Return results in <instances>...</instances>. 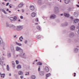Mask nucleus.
<instances>
[{
    "label": "nucleus",
    "instance_id": "f257e3e1",
    "mask_svg": "<svg viewBox=\"0 0 79 79\" xmlns=\"http://www.w3.org/2000/svg\"><path fill=\"white\" fill-rule=\"evenodd\" d=\"M24 28V27L22 25L18 26L17 27L16 30L17 31H21Z\"/></svg>",
    "mask_w": 79,
    "mask_h": 79
},
{
    "label": "nucleus",
    "instance_id": "f03ea898",
    "mask_svg": "<svg viewBox=\"0 0 79 79\" xmlns=\"http://www.w3.org/2000/svg\"><path fill=\"white\" fill-rule=\"evenodd\" d=\"M19 56L22 58H24V59H26V56L25 55V53H23V54H19Z\"/></svg>",
    "mask_w": 79,
    "mask_h": 79
},
{
    "label": "nucleus",
    "instance_id": "7ed1b4c3",
    "mask_svg": "<svg viewBox=\"0 0 79 79\" xmlns=\"http://www.w3.org/2000/svg\"><path fill=\"white\" fill-rule=\"evenodd\" d=\"M56 18V16L55 15V14H52L50 17V19H55Z\"/></svg>",
    "mask_w": 79,
    "mask_h": 79
},
{
    "label": "nucleus",
    "instance_id": "20e7f679",
    "mask_svg": "<svg viewBox=\"0 0 79 79\" xmlns=\"http://www.w3.org/2000/svg\"><path fill=\"white\" fill-rule=\"evenodd\" d=\"M54 12L55 13L59 12V9L57 7H56L54 8Z\"/></svg>",
    "mask_w": 79,
    "mask_h": 79
},
{
    "label": "nucleus",
    "instance_id": "39448f33",
    "mask_svg": "<svg viewBox=\"0 0 79 79\" xmlns=\"http://www.w3.org/2000/svg\"><path fill=\"white\" fill-rule=\"evenodd\" d=\"M70 28L71 31H74V30H75L76 27H75V26H74L72 25L70 26Z\"/></svg>",
    "mask_w": 79,
    "mask_h": 79
},
{
    "label": "nucleus",
    "instance_id": "423d86ee",
    "mask_svg": "<svg viewBox=\"0 0 79 79\" xmlns=\"http://www.w3.org/2000/svg\"><path fill=\"white\" fill-rule=\"evenodd\" d=\"M11 25L9 23L7 22L6 24V27H11Z\"/></svg>",
    "mask_w": 79,
    "mask_h": 79
},
{
    "label": "nucleus",
    "instance_id": "0eeeda50",
    "mask_svg": "<svg viewBox=\"0 0 79 79\" xmlns=\"http://www.w3.org/2000/svg\"><path fill=\"white\" fill-rule=\"evenodd\" d=\"M79 49H78V48H74V53H77V52H79Z\"/></svg>",
    "mask_w": 79,
    "mask_h": 79
},
{
    "label": "nucleus",
    "instance_id": "6e6552de",
    "mask_svg": "<svg viewBox=\"0 0 79 79\" xmlns=\"http://www.w3.org/2000/svg\"><path fill=\"white\" fill-rule=\"evenodd\" d=\"M74 36V34L73 32L70 33L69 34V37H73Z\"/></svg>",
    "mask_w": 79,
    "mask_h": 79
},
{
    "label": "nucleus",
    "instance_id": "1a4fd4ad",
    "mask_svg": "<svg viewBox=\"0 0 79 79\" xmlns=\"http://www.w3.org/2000/svg\"><path fill=\"white\" fill-rule=\"evenodd\" d=\"M16 50L17 51H19V52H21V51L23 52V49L19 47H17L16 48Z\"/></svg>",
    "mask_w": 79,
    "mask_h": 79
},
{
    "label": "nucleus",
    "instance_id": "9d476101",
    "mask_svg": "<svg viewBox=\"0 0 79 79\" xmlns=\"http://www.w3.org/2000/svg\"><path fill=\"white\" fill-rule=\"evenodd\" d=\"M64 15L65 17H67L68 18L69 17V15L68 13H64Z\"/></svg>",
    "mask_w": 79,
    "mask_h": 79
},
{
    "label": "nucleus",
    "instance_id": "9b49d317",
    "mask_svg": "<svg viewBox=\"0 0 79 79\" xmlns=\"http://www.w3.org/2000/svg\"><path fill=\"white\" fill-rule=\"evenodd\" d=\"M40 75L41 76H44V72L43 71H41L40 72Z\"/></svg>",
    "mask_w": 79,
    "mask_h": 79
},
{
    "label": "nucleus",
    "instance_id": "f8f14e48",
    "mask_svg": "<svg viewBox=\"0 0 79 79\" xmlns=\"http://www.w3.org/2000/svg\"><path fill=\"white\" fill-rule=\"evenodd\" d=\"M64 1L66 4H68L70 2V0H64Z\"/></svg>",
    "mask_w": 79,
    "mask_h": 79
},
{
    "label": "nucleus",
    "instance_id": "ddd939ff",
    "mask_svg": "<svg viewBox=\"0 0 79 79\" xmlns=\"http://www.w3.org/2000/svg\"><path fill=\"white\" fill-rule=\"evenodd\" d=\"M24 5V4L22 2L20 3L18 6V7L19 8H21L22 7H23V6Z\"/></svg>",
    "mask_w": 79,
    "mask_h": 79
},
{
    "label": "nucleus",
    "instance_id": "4468645a",
    "mask_svg": "<svg viewBox=\"0 0 79 79\" xmlns=\"http://www.w3.org/2000/svg\"><path fill=\"white\" fill-rule=\"evenodd\" d=\"M68 23L66 22H65L64 23L62 24V26L63 27L66 26H68Z\"/></svg>",
    "mask_w": 79,
    "mask_h": 79
},
{
    "label": "nucleus",
    "instance_id": "2eb2a0df",
    "mask_svg": "<svg viewBox=\"0 0 79 79\" xmlns=\"http://www.w3.org/2000/svg\"><path fill=\"white\" fill-rule=\"evenodd\" d=\"M31 79H36V76L35 75H32L31 76Z\"/></svg>",
    "mask_w": 79,
    "mask_h": 79
},
{
    "label": "nucleus",
    "instance_id": "dca6fc26",
    "mask_svg": "<svg viewBox=\"0 0 79 79\" xmlns=\"http://www.w3.org/2000/svg\"><path fill=\"white\" fill-rule=\"evenodd\" d=\"M30 8L31 10H34L35 8L34 6H33L31 5L30 6Z\"/></svg>",
    "mask_w": 79,
    "mask_h": 79
},
{
    "label": "nucleus",
    "instance_id": "f3484780",
    "mask_svg": "<svg viewBox=\"0 0 79 79\" xmlns=\"http://www.w3.org/2000/svg\"><path fill=\"white\" fill-rule=\"evenodd\" d=\"M45 69L46 72H48L49 71V69H48V68L47 67H45Z\"/></svg>",
    "mask_w": 79,
    "mask_h": 79
},
{
    "label": "nucleus",
    "instance_id": "a211bd4d",
    "mask_svg": "<svg viewBox=\"0 0 79 79\" xmlns=\"http://www.w3.org/2000/svg\"><path fill=\"white\" fill-rule=\"evenodd\" d=\"M78 22H79V19H76L74 20V23H78Z\"/></svg>",
    "mask_w": 79,
    "mask_h": 79
},
{
    "label": "nucleus",
    "instance_id": "6ab92c4d",
    "mask_svg": "<svg viewBox=\"0 0 79 79\" xmlns=\"http://www.w3.org/2000/svg\"><path fill=\"white\" fill-rule=\"evenodd\" d=\"M31 16L32 17H35V13L34 12H33L31 14Z\"/></svg>",
    "mask_w": 79,
    "mask_h": 79
},
{
    "label": "nucleus",
    "instance_id": "aec40b11",
    "mask_svg": "<svg viewBox=\"0 0 79 79\" xmlns=\"http://www.w3.org/2000/svg\"><path fill=\"white\" fill-rule=\"evenodd\" d=\"M23 73L21 71H19L18 72V74H19V75H22V74H23Z\"/></svg>",
    "mask_w": 79,
    "mask_h": 79
},
{
    "label": "nucleus",
    "instance_id": "412c9836",
    "mask_svg": "<svg viewBox=\"0 0 79 79\" xmlns=\"http://www.w3.org/2000/svg\"><path fill=\"white\" fill-rule=\"evenodd\" d=\"M22 39H23V36H21L19 38V40L20 42H22L23 41V40Z\"/></svg>",
    "mask_w": 79,
    "mask_h": 79
},
{
    "label": "nucleus",
    "instance_id": "4be33fe9",
    "mask_svg": "<svg viewBox=\"0 0 79 79\" xmlns=\"http://www.w3.org/2000/svg\"><path fill=\"white\" fill-rule=\"evenodd\" d=\"M38 3L39 5H42V1L40 0H39L38 2Z\"/></svg>",
    "mask_w": 79,
    "mask_h": 79
},
{
    "label": "nucleus",
    "instance_id": "5701e85b",
    "mask_svg": "<svg viewBox=\"0 0 79 79\" xmlns=\"http://www.w3.org/2000/svg\"><path fill=\"white\" fill-rule=\"evenodd\" d=\"M11 27H13V29L14 30L16 29V26L13 25H11Z\"/></svg>",
    "mask_w": 79,
    "mask_h": 79
},
{
    "label": "nucleus",
    "instance_id": "b1692460",
    "mask_svg": "<svg viewBox=\"0 0 79 79\" xmlns=\"http://www.w3.org/2000/svg\"><path fill=\"white\" fill-rule=\"evenodd\" d=\"M22 67H21V66L19 65H18L17 67V69H21V68Z\"/></svg>",
    "mask_w": 79,
    "mask_h": 79
},
{
    "label": "nucleus",
    "instance_id": "393cba45",
    "mask_svg": "<svg viewBox=\"0 0 79 79\" xmlns=\"http://www.w3.org/2000/svg\"><path fill=\"white\" fill-rule=\"evenodd\" d=\"M36 28L39 31H40V27L39 25L37 26Z\"/></svg>",
    "mask_w": 79,
    "mask_h": 79
},
{
    "label": "nucleus",
    "instance_id": "a878e982",
    "mask_svg": "<svg viewBox=\"0 0 79 79\" xmlns=\"http://www.w3.org/2000/svg\"><path fill=\"white\" fill-rule=\"evenodd\" d=\"M50 75H51V74H50V73H49L48 74H47L46 75V78H47V77L50 76Z\"/></svg>",
    "mask_w": 79,
    "mask_h": 79
},
{
    "label": "nucleus",
    "instance_id": "bb28decb",
    "mask_svg": "<svg viewBox=\"0 0 79 79\" xmlns=\"http://www.w3.org/2000/svg\"><path fill=\"white\" fill-rule=\"evenodd\" d=\"M6 69L7 71H10V67H9V65H7Z\"/></svg>",
    "mask_w": 79,
    "mask_h": 79
},
{
    "label": "nucleus",
    "instance_id": "cd10ccee",
    "mask_svg": "<svg viewBox=\"0 0 79 79\" xmlns=\"http://www.w3.org/2000/svg\"><path fill=\"white\" fill-rule=\"evenodd\" d=\"M14 21H16L17 19V17L16 16H15L13 18Z\"/></svg>",
    "mask_w": 79,
    "mask_h": 79
},
{
    "label": "nucleus",
    "instance_id": "c85d7f7f",
    "mask_svg": "<svg viewBox=\"0 0 79 79\" xmlns=\"http://www.w3.org/2000/svg\"><path fill=\"white\" fill-rule=\"evenodd\" d=\"M42 64L40 62H38L37 63V65H42Z\"/></svg>",
    "mask_w": 79,
    "mask_h": 79
},
{
    "label": "nucleus",
    "instance_id": "c756f323",
    "mask_svg": "<svg viewBox=\"0 0 79 79\" xmlns=\"http://www.w3.org/2000/svg\"><path fill=\"white\" fill-rule=\"evenodd\" d=\"M1 75L2 76H1V77H3V78H4L5 77V73L4 74H1Z\"/></svg>",
    "mask_w": 79,
    "mask_h": 79
},
{
    "label": "nucleus",
    "instance_id": "7c9ffc66",
    "mask_svg": "<svg viewBox=\"0 0 79 79\" xmlns=\"http://www.w3.org/2000/svg\"><path fill=\"white\" fill-rule=\"evenodd\" d=\"M8 58H10L11 57V53H9L8 54V56H7Z\"/></svg>",
    "mask_w": 79,
    "mask_h": 79
},
{
    "label": "nucleus",
    "instance_id": "2f4dec72",
    "mask_svg": "<svg viewBox=\"0 0 79 79\" xmlns=\"http://www.w3.org/2000/svg\"><path fill=\"white\" fill-rule=\"evenodd\" d=\"M16 44H17V45H19V46H21V45H22V44H21L19 43H17V42H16Z\"/></svg>",
    "mask_w": 79,
    "mask_h": 79
},
{
    "label": "nucleus",
    "instance_id": "473e14b6",
    "mask_svg": "<svg viewBox=\"0 0 79 79\" xmlns=\"http://www.w3.org/2000/svg\"><path fill=\"white\" fill-rule=\"evenodd\" d=\"M2 11L3 13H4L5 14H6V11H5V10H4V9H2Z\"/></svg>",
    "mask_w": 79,
    "mask_h": 79
},
{
    "label": "nucleus",
    "instance_id": "72a5a7b5",
    "mask_svg": "<svg viewBox=\"0 0 79 79\" xmlns=\"http://www.w3.org/2000/svg\"><path fill=\"white\" fill-rule=\"evenodd\" d=\"M10 20H11V21H14V20L13 19V17H11L10 18Z\"/></svg>",
    "mask_w": 79,
    "mask_h": 79
},
{
    "label": "nucleus",
    "instance_id": "f704fd0d",
    "mask_svg": "<svg viewBox=\"0 0 79 79\" xmlns=\"http://www.w3.org/2000/svg\"><path fill=\"white\" fill-rule=\"evenodd\" d=\"M11 49L12 51H13V50H14V48L13 47V46H12L11 47Z\"/></svg>",
    "mask_w": 79,
    "mask_h": 79
},
{
    "label": "nucleus",
    "instance_id": "c9c22d12",
    "mask_svg": "<svg viewBox=\"0 0 79 79\" xmlns=\"http://www.w3.org/2000/svg\"><path fill=\"white\" fill-rule=\"evenodd\" d=\"M15 62L17 64H19V61H18V60H16Z\"/></svg>",
    "mask_w": 79,
    "mask_h": 79
},
{
    "label": "nucleus",
    "instance_id": "e433bc0d",
    "mask_svg": "<svg viewBox=\"0 0 79 79\" xmlns=\"http://www.w3.org/2000/svg\"><path fill=\"white\" fill-rule=\"evenodd\" d=\"M12 64H13V65H14V66H15V62H14V61H12Z\"/></svg>",
    "mask_w": 79,
    "mask_h": 79
},
{
    "label": "nucleus",
    "instance_id": "4c0bfd02",
    "mask_svg": "<svg viewBox=\"0 0 79 79\" xmlns=\"http://www.w3.org/2000/svg\"><path fill=\"white\" fill-rule=\"evenodd\" d=\"M37 39H40V35L37 36Z\"/></svg>",
    "mask_w": 79,
    "mask_h": 79
},
{
    "label": "nucleus",
    "instance_id": "58836bf2",
    "mask_svg": "<svg viewBox=\"0 0 79 79\" xmlns=\"http://www.w3.org/2000/svg\"><path fill=\"white\" fill-rule=\"evenodd\" d=\"M35 21H36V22H38V21H39V19H38L36 18L35 20Z\"/></svg>",
    "mask_w": 79,
    "mask_h": 79
},
{
    "label": "nucleus",
    "instance_id": "ea45409f",
    "mask_svg": "<svg viewBox=\"0 0 79 79\" xmlns=\"http://www.w3.org/2000/svg\"><path fill=\"white\" fill-rule=\"evenodd\" d=\"M27 73H28V74L27 73H26L25 74V75L26 76L27 75H29V72H26Z\"/></svg>",
    "mask_w": 79,
    "mask_h": 79
},
{
    "label": "nucleus",
    "instance_id": "a19ab883",
    "mask_svg": "<svg viewBox=\"0 0 79 79\" xmlns=\"http://www.w3.org/2000/svg\"><path fill=\"white\" fill-rule=\"evenodd\" d=\"M19 52L21 53V54H22V53H23V50H22V51H21L20 52Z\"/></svg>",
    "mask_w": 79,
    "mask_h": 79
},
{
    "label": "nucleus",
    "instance_id": "79ce46f5",
    "mask_svg": "<svg viewBox=\"0 0 79 79\" xmlns=\"http://www.w3.org/2000/svg\"><path fill=\"white\" fill-rule=\"evenodd\" d=\"M2 60H5V57H2Z\"/></svg>",
    "mask_w": 79,
    "mask_h": 79
},
{
    "label": "nucleus",
    "instance_id": "37998d69",
    "mask_svg": "<svg viewBox=\"0 0 79 79\" xmlns=\"http://www.w3.org/2000/svg\"><path fill=\"white\" fill-rule=\"evenodd\" d=\"M40 66H39V68L38 69V71H40Z\"/></svg>",
    "mask_w": 79,
    "mask_h": 79
},
{
    "label": "nucleus",
    "instance_id": "c03bdc74",
    "mask_svg": "<svg viewBox=\"0 0 79 79\" xmlns=\"http://www.w3.org/2000/svg\"><path fill=\"white\" fill-rule=\"evenodd\" d=\"M25 44H27V40H25L24 42Z\"/></svg>",
    "mask_w": 79,
    "mask_h": 79
},
{
    "label": "nucleus",
    "instance_id": "a18cd8bd",
    "mask_svg": "<svg viewBox=\"0 0 79 79\" xmlns=\"http://www.w3.org/2000/svg\"><path fill=\"white\" fill-rule=\"evenodd\" d=\"M14 76H15V77H17V75L16 74H15Z\"/></svg>",
    "mask_w": 79,
    "mask_h": 79
},
{
    "label": "nucleus",
    "instance_id": "49530a36",
    "mask_svg": "<svg viewBox=\"0 0 79 79\" xmlns=\"http://www.w3.org/2000/svg\"><path fill=\"white\" fill-rule=\"evenodd\" d=\"M21 19H23V16H20Z\"/></svg>",
    "mask_w": 79,
    "mask_h": 79
},
{
    "label": "nucleus",
    "instance_id": "de8ad7c7",
    "mask_svg": "<svg viewBox=\"0 0 79 79\" xmlns=\"http://www.w3.org/2000/svg\"><path fill=\"white\" fill-rule=\"evenodd\" d=\"M9 2H8L7 3L6 5V6H8V5H9Z\"/></svg>",
    "mask_w": 79,
    "mask_h": 79
},
{
    "label": "nucleus",
    "instance_id": "09e8293b",
    "mask_svg": "<svg viewBox=\"0 0 79 79\" xmlns=\"http://www.w3.org/2000/svg\"><path fill=\"white\" fill-rule=\"evenodd\" d=\"M6 2L7 1V2H10V1H11V0H5V1Z\"/></svg>",
    "mask_w": 79,
    "mask_h": 79
},
{
    "label": "nucleus",
    "instance_id": "8fccbe9b",
    "mask_svg": "<svg viewBox=\"0 0 79 79\" xmlns=\"http://www.w3.org/2000/svg\"><path fill=\"white\" fill-rule=\"evenodd\" d=\"M20 78H21V79H23V76H20Z\"/></svg>",
    "mask_w": 79,
    "mask_h": 79
},
{
    "label": "nucleus",
    "instance_id": "3c124183",
    "mask_svg": "<svg viewBox=\"0 0 79 79\" xmlns=\"http://www.w3.org/2000/svg\"><path fill=\"white\" fill-rule=\"evenodd\" d=\"M2 5H3V6H4V5H5V3L4 2H3L2 3Z\"/></svg>",
    "mask_w": 79,
    "mask_h": 79
},
{
    "label": "nucleus",
    "instance_id": "603ef678",
    "mask_svg": "<svg viewBox=\"0 0 79 79\" xmlns=\"http://www.w3.org/2000/svg\"><path fill=\"white\" fill-rule=\"evenodd\" d=\"M71 39H70V40H69L68 41L69 42H71Z\"/></svg>",
    "mask_w": 79,
    "mask_h": 79
},
{
    "label": "nucleus",
    "instance_id": "864d4df0",
    "mask_svg": "<svg viewBox=\"0 0 79 79\" xmlns=\"http://www.w3.org/2000/svg\"><path fill=\"white\" fill-rule=\"evenodd\" d=\"M70 18L71 19H73V17H71Z\"/></svg>",
    "mask_w": 79,
    "mask_h": 79
},
{
    "label": "nucleus",
    "instance_id": "5fc2aeb1",
    "mask_svg": "<svg viewBox=\"0 0 79 79\" xmlns=\"http://www.w3.org/2000/svg\"><path fill=\"white\" fill-rule=\"evenodd\" d=\"M23 12H24V10L22 9V12L23 13Z\"/></svg>",
    "mask_w": 79,
    "mask_h": 79
},
{
    "label": "nucleus",
    "instance_id": "6e6d98bb",
    "mask_svg": "<svg viewBox=\"0 0 79 79\" xmlns=\"http://www.w3.org/2000/svg\"><path fill=\"white\" fill-rule=\"evenodd\" d=\"M6 11H9V9H7Z\"/></svg>",
    "mask_w": 79,
    "mask_h": 79
},
{
    "label": "nucleus",
    "instance_id": "4d7b16f0",
    "mask_svg": "<svg viewBox=\"0 0 79 79\" xmlns=\"http://www.w3.org/2000/svg\"><path fill=\"white\" fill-rule=\"evenodd\" d=\"M9 75L10 76H11V73L9 74Z\"/></svg>",
    "mask_w": 79,
    "mask_h": 79
},
{
    "label": "nucleus",
    "instance_id": "13d9d810",
    "mask_svg": "<svg viewBox=\"0 0 79 79\" xmlns=\"http://www.w3.org/2000/svg\"><path fill=\"white\" fill-rule=\"evenodd\" d=\"M10 8H12V7H11V6H10Z\"/></svg>",
    "mask_w": 79,
    "mask_h": 79
},
{
    "label": "nucleus",
    "instance_id": "bf43d9fd",
    "mask_svg": "<svg viewBox=\"0 0 79 79\" xmlns=\"http://www.w3.org/2000/svg\"><path fill=\"white\" fill-rule=\"evenodd\" d=\"M0 43H1V44H2V40H0Z\"/></svg>",
    "mask_w": 79,
    "mask_h": 79
},
{
    "label": "nucleus",
    "instance_id": "052dcab7",
    "mask_svg": "<svg viewBox=\"0 0 79 79\" xmlns=\"http://www.w3.org/2000/svg\"><path fill=\"white\" fill-rule=\"evenodd\" d=\"M58 1H60V2H61V0H58Z\"/></svg>",
    "mask_w": 79,
    "mask_h": 79
},
{
    "label": "nucleus",
    "instance_id": "680f3d73",
    "mask_svg": "<svg viewBox=\"0 0 79 79\" xmlns=\"http://www.w3.org/2000/svg\"><path fill=\"white\" fill-rule=\"evenodd\" d=\"M16 37V35L14 36V37Z\"/></svg>",
    "mask_w": 79,
    "mask_h": 79
},
{
    "label": "nucleus",
    "instance_id": "e2e57ef3",
    "mask_svg": "<svg viewBox=\"0 0 79 79\" xmlns=\"http://www.w3.org/2000/svg\"><path fill=\"white\" fill-rule=\"evenodd\" d=\"M77 7H79V5H77Z\"/></svg>",
    "mask_w": 79,
    "mask_h": 79
},
{
    "label": "nucleus",
    "instance_id": "0e129e2a",
    "mask_svg": "<svg viewBox=\"0 0 79 79\" xmlns=\"http://www.w3.org/2000/svg\"><path fill=\"white\" fill-rule=\"evenodd\" d=\"M35 24L36 25H37V24H38V23H35Z\"/></svg>",
    "mask_w": 79,
    "mask_h": 79
},
{
    "label": "nucleus",
    "instance_id": "69168bd1",
    "mask_svg": "<svg viewBox=\"0 0 79 79\" xmlns=\"http://www.w3.org/2000/svg\"><path fill=\"white\" fill-rule=\"evenodd\" d=\"M77 48H79V46H77Z\"/></svg>",
    "mask_w": 79,
    "mask_h": 79
},
{
    "label": "nucleus",
    "instance_id": "338daca9",
    "mask_svg": "<svg viewBox=\"0 0 79 79\" xmlns=\"http://www.w3.org/2000/svg\"><path fill=\"white\" fill-rule=\"evenodd\" d=\"M21 21V20L20 19H19L18 20L19 22V21Z\"/></svg>",
    "mask_w": 79,
    "mask_h": 79
},
{
    "label": "nucleus",
    "instance_id": "774afa93",
    "mask_svg": "<svg viewBox=\"0 0 79 79\" xmlns=\"http://www.w3.org/2000/svg\"><path fill=\"white\" fill-rule=\"evenodd\" d=\"M9 13H10L11 12V11L9 10Z\"/></svg>",
    "mask_w": 79,
    "mask_h": 79
}]
</instances>
